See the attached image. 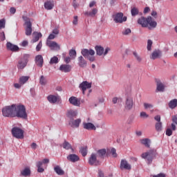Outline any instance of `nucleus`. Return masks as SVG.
I'll return each mask as SVG.
<instances>
[{
    "instance_id": "7c9ffc66",
    "label": "nucleus",
    "mask_w": 177,
    "mask_h": 177,
    "mask_svg": "<svg viewBox=\"0 0 177 177\" xmlns=\"http://www.w3.org/2000/svg\"><path fill=\"white\" fill-rule=\"evenodd\" d=\"M42 37V34L41 32H33V39H32V42H38L39 41V39Z\"/></svg>"
},
{
    "instance_id": "de8ad7c7",
    "label": "nucleus",
    "mask_w": 177,
    "mask_h": 177,
    "mask_svg": "<svg viewBox=\"0 0 177 177\" xmlns=\"http://www.w3.org/2000/svg\"><path fill=\"white\" fill-rule=\"evenodd\" d=\"M112 102L113 104H115L120 103V102H122V98L115 97L113 98Z\"/></svg>"
},
{
    "instance_id": "0eeeda50",
    "label": "nucleus",
    "mask_w": 177,
    "mask_h": 177,
    "mask_svg": "<svg viewBox=\"0 0 177 177\" xmlns=\"http://www.w3.org/2000/svg\"><path fill=\"white\" fill-rule=\"evenodd\" d=\"M141 158L145 160L149 165L153 162V152L149 151L141 154Z\"/></svg>"
},
{
    "instance_id": "8fccbe9b",
    "label": "nucleus",
    "mask_w": 177,
    "mask_h": 177,
    "mask_svg": "<svg viewBox=\"0 0 177 177\" xmlns=\"http://www.w3.org/2000/svg\"><path fill=\"white\" fill-rule=\"evenodd\" d=\"M152 45H153V41L149 39L147 41V50H151Z\"/></svg>"
},
{
    "instance_id": "bb28decb",
    "label": "nucleus",
    "mask_w": 177,
    "mask_h": 177,
    "mask_svg": "<svg viewBox=\"0 0 177 177\" xmlns=\"http://www.w3.org/2000/svg\"><path fill=\"white\" fill-rule=\"evenodd\" d=\"M42 165H44V162L43 161H39L36 162V167L37 168V172L39 174H42L43 172L45 171V169L42 167Z\"/></svg>"
},
{
    "instance_id": "473e14b6",
    "label": "nucleus",
    "mask_w": 177,
    "mask_h": 177,
    "mask_svg": "<svg viewBox=\"0 0 177 177\" xmlns=\"http://www.w3.org/2000/svg\"><path fill=\"white\" fill-rule=\"evenodd\" d=\"M97 13V8H93L91 11L86 12L84 15L86 16H90V17H95Z\"/></svg>"
},
{
    "instance_id": "e433bc0d",
    "label": "nucleus",
    "mask_w": 177,
    "mask_h": 177,
    "mask_svg": "<svg viewBox=\"0 0 177 177\" xmlns=\"http://www.w3.org/2000/svg\"><path fill=\"white\" fill-rule=\"evenodd\" d=\"M30 80V77L28 76H21L19 79V82L22 84L24 85Z\"/></svg>"
},
{
    "instance_id": "423d86ee",
    "label": "nucleus",
    "mask_w": 177,
    "mask_h": 177,
    "mask_svg": "<svg viewBox=\"0 0 177 177\" xmlns=\"http://www.w3.org/2000/svg\"><path fill=\"white\" fill-rule=\"evenodd\" d=\"M28 57H30V55L25 54L24 57L18 62L17 68H19V70H23V68L27 66V63H28Z\"/></svg>"
},
{
    "instance_id": "a878e982",
    "label": "nucleus",
    "mask_w": 177,
    "mask_h": 177,
    "mask_svg": "<svg viewBox=\"0 0 177 177\" xmlns=\"http://www.w3.org/2000/svg\"><path fill=\"white\" fill-rule=\"evenodd\" d=\"M96 55L97 56H103V53L104 52V48H103L102 46H96L95 47Z\"/></svg>"
},
{
    "instance_id": "9d476101",
    "label": "nucleus",
    "mask_w": 177,
    "mask_h": 177,
    "mask_svg": "<svg viewBox=\"0 0 177 177\" xmlns=\"http://www.w3.org/2000/svg\"><path fill=\"white\" fill-rule=\"evenodd\" d=\"M46 46H48L51 50H60V45L56 41L46 40Z\"/></svg>"
},
{
    "instance_id": "7ed1b4c3",
    "label": "nucleus",
    "mask_w": 177,
    "mask_h": 177,
    "mask_svg": "<svg viewBox=\"0 0 177 177\" xmlns=\"http://www.w3.org/2000/svg\"><path fill=\"white\" fill-rule=\"evenodd\" d=\"M15 111H16V104L6 106L1 109V113L3 114V116L7 117L8 118H15Z\"/></svg>"
},
{
    "instance_id": "f8f14e48",
    "label": "nucleus",
    "mask_w": 177,
    "mask_h": 177,
    "mask_svg": "<svg viewBox=\"0 0 177 177\" xmlns=\"http://www.w3.org/2000/svg\"><path fill=\"white\" fill-rule=\"evenodd\" d=\"M68 102L72 106L80 107L81 106V98L72 96L68 99Z\"/></svg>"
},
{
    "instance_id": "f3484780",
    "label": "nucleus",
    "mask_w": 177,
    "mask_h": 177,
    "mask_svg": "<svg viewBox=\"0 0 177 177\" xmlns=\"http://www.w3.org/2000/svg\"><path fill=\"white\" fill-rule=\"evenodd\" d=\"M35 62L38 67H42L44 66V57L41 55H38L35 58Z\"/></svg>"
},
{
    "instance_id": "6ab92c4d",
    "label": "nucleus",
    "mask_w": 177,
    "mask_h": 177,
    "mask_svg": "<svg viewBox=\"0 0 177 177\" xmlns=\"http://www.w3.org/2000/svg\"><path fill=\"white\" fill-rule=\"evenodd\" d=\"M6 48L8 49V50H11V52H17V50H19V46H17V45H15L10 42H7L6 44Z\"/></svg>"
},
{
    "instance_id": "052dcab7",
    "label": "nucleus",
    "mask_w": 177,
    "mask_h": 177,
    "mask_svg": "<svg viewBox=\"0 0 177 177\" xmlns=\"http://www.w3.org/2000/svg\"><path fill=\"white\" fill-rule=\"evenodd\" d=\"M166 135L167 136H171V135H172V130L171 129H167L166 130Z\"/></svg>"
},
{
    "instance_id": "a19ab883",
    "label": "nucleus",
    "mask_w": 177,
    "mask_h": 177,
    "mask_svg": "<svg viewBox=\"0 0 177 177\" xmlns=\"http://www.w3.org/2000/svg\"><path fill=\"white\" fill-rule=\"evenodd\" d=\"M69 56L72 59H75V57H77V51H75V50H73V49L70 50Z\"/></svg>"
},
{
    "instance_id": "dca6fc26",
    "label": "nucleus",
    "mask_w": 177,
    "mask_h": 177,
    "mask_svg": "<svg viewBox=\"0 0 177 177\" xmlns=\"http://www.w3.org/2000/svg\"><path fill=\"white\" fill-rule=\"evenodd\" d=\"M83 128L84 129H86L87 131H95L96 127L93 123L91 122H83Z\"/></svg>"
},
{
    "instance_id": "864d4df0",
    "label": "nucleus",
    "mask_w": 177,
    "mask_h": 177,
    "mask_svg": "<svg viewBox=\"0 0 177 177\" xmlns=\"http://www.w3.org/2000/svg\"><path fill=\"white\" fill-rule=\"evenodd\" d=\"M110 50H111V48H110V47H106L105 49H104L103 56H106Z\"/></svg>"
},
{
    "instance_id": "39448f33",
    "label": "nucleus",
    "mask_w": 177,
    "mask_h": 177,
    "mask_svg": "<svg viewBox=\"0 0 177 177\" xmlns=\"http://www.w3.org/2000/svg\"><path fill=\"white\" fill-rule=\"evenodd\" d=\"M12 135L16 139H23L24 138V131L19 127H14L11 130Z\"/></svg>"
},
{
    "instance_id": "3c124183",
    "label": "nucleus",
    "mask_w": 177,
    "mask_h": 177,
    "mask_svg": "<svg viewBox=\"0 0 177 177\" xmlns=\"http://www.w3.org/2000/svg\"><path fill=\"white\" fill-rule=\"evenodd\" d=\"M5 24H6L5 19H1L0 20V30H2V28H5Z\"/></svg>"
},
{
    "instance_id": "ea45409f",
    "label": "nucleus",
    "mask_w": 177,
    "mask_h": 177,
    "mask_svg": "<svg viewBox=\"0 0 177 177\" xmlns=\"http://www.w3.org/2000/svg\"><path fill=\"white\" fill-rule=\"evenodd\" d=\"M59 63V58L56 56H54L50 58V60L49 62L50 64H57Z\"/></svg>"
},
{
    "instance_id": "4d7b16f0",
    "label": "nucleus",
    "mask_w": 177,
    "mask_h": 177,
    "mask_svg": "<svg viewBox=\"0 0 177 177\" xmlns=\"http://www.w3.org/2000/svg\"><path fill=\"white\" fill-rule=\"evenodd\" d=\"M73 24H74V26H77V24H78V17L77 16H75L73 17Z\"/></svg>"
},
{
    "instance_id": "e2e57ef3",
    "label": "nucleus",
    "mask_w": 177,
    "mask_h": 177,
    "mask_svg": "<svg viewBox=\"0 0 177 177\" xmlns=\"http://www.w3.org/2000/svg\"><path fill=\"white\" fill-rule=\"evenodd\" d=\"M154 120H156V121H157L158 122H161V116L158 115L155 116Z\"/></svg>"
},
{
    "instance_id": "79ce46f5",
    "label": "nucleus",
    "mask_w": 177,
    "mask_h": 177,
    "mask_svg": "<svg viewBox=\"0 0 177 177\" xmlns=\"http://www.w3.org/2000/svg\"><path fill=\"white\" fill-rule=\"evenodd\" d=\"M155 127H156V131H158V132L162 131V123L161 122H158L156 124Z\"/></svg>"
},
{
    "instance_id": "0e129e2a",
    "label": "nucleus",
    "mask_w": 177,
    "mask_h": 177,
    "mask_svg": "<svg viewBox=\"0 0 177 177\" xmlns=\"http://www.w3.org/2000/svg\"><path fill=\"white\" fill-rule=\"evenodd\" d=\"M0 38L1 41H5V39H6V37H5V32H3L1 33Z\"/></svg>"
},
{
    "instance_id": "cd10ccee",
    "label": "nucleus",
    "mask_w": 177,
    "mask_h": 177,
    "mask_svg": "<svg viewBox=\"0 0 177 177\" xmlns=\"http://www.w3.org/2000/svg\"><path fill=\"white\" fill-rule=\"evenodd\" d=\"M53 6H55L53 1H47L44 3V8L46 10H52V9H53Z\"/></svg>"
},
{
    "instance_id": "b1692460",
    "label": "nucleus",
    "mask_w": 177,
    "mask_h": 177,
    "mask_svg": "<svg viewBox=\"0 0 177 177\" xmlns=\"http://www.w3.org/2000/svg\"><path fill=\"white\" fill-rule=\"evenodd\" d=\"M78 60V65L80 66V67H86L88 63L86 62V60H85V59L84 58V57H82V55L80 56L77 58Z\"/></svg>"
},
{
    "instance_id": "c85d7f7f",
    "label": "nucleus",
    "mask_w": 177,
    "mask_h": 177,
    "mask_svg": "<svg viewBox=\"0 0 177 177\" xmlns=\"http://www.w3.org/2000/svg\"><path fill=\"white\" fill-rule=\"evenodd\" d=\"M54 171L57 175H59L60 176L64 175V170H63L59 165H56L54 167Z\"/></svg>"
},
{
    "instance_id": "774afa93",
    "label": "nucleus",
    "mask_w": 177,
    "mask_h": 177,
    "mask_svg": "<svg viewBox=\"0 0 177 177\" xmlns=\"http://www.w3.org/2000/svg\"><path fill=\"white\" fill-rule=\"evenodd\" d=\"M173 122L177 124V115L176 116H174L172 118Z\"/></svg>"
},
{
    "instance_id": "aec40b11",
    "label": "nucleus",
    "mask_w": 177,
    "mask_h": 177,
    "mask_svg": "<svg viewBox=\"0 0 177 177\" xmlns=\"http://www.w3.org/2000/svg\"><path fill=\"white\" fill-rule=\"evenodd\" d=\"M77 115H78V111L75 110L70 109L66 113V117L71 118V120H73V118H75Z\"/></svg>"
},
{
    "instance_id": "603ef678",
    "label": "nucleus",
    "mask_w": 177,
    "mask_h": 177,
    "mask_svg": "<svg viewBox=\"0 0 177 177\" xmlns=\"http://www.w3.org/2000/svg\"><path fill=\"white\" fill-rule=\"evenodd\" d=\"M21 86H23V85L20 83L19 81V83L14 84V87L15 88V89H20V88H21Z\"/></svg>"
},
{
    "instance_id": "393cba45",
    "label": "nucleus",
    "mask_w": 177,
    "mask_h": 177,
    "mask_svg": "<svg viewBox=\"0 0 177 177\" xmlns=\"http://www.w3.org/2000/svg\"><path fill=\"white\" fill-rule=\"evenodd\" d=\"M67 160L71 162H77L80 160V157L75 154H70L67 156Z\"/></svg>"
},
{
    "instance_id": "412c9836",
    "label": "nucleus",
    "mask_w": 177,
    "mask_h": 177,
    "mask_svg": "<svg viewBox=\"0 0 177 177\" xmlns=\"http://www.w3.org/2000/svg\"><path fill=\"white\" fill-rule=\"evenodd\" d=\"M59 71L62 73H70L71 71V65L62 64L59 66Z\"/></svg>"
},
{
    "instance_id": "c756f323",
    "label": "nucleus",
    "mask_w": 177,
    "mask_h": 177,
    "mask_svg": "<svg viewBox=\"0 0 177 177\" xmlns=\"http://www.w3.org/2000/svg\"><path fill=\"white\" fill-rule=\"evenodd\" d=\"M156 85H157V91H158V92H164L165 89V86L164 85V84L161 82L160 80L156 81Z\"/></svg>"
},
{
    "instance_id": "f03ea898",
    "label": "nucleus",
    "mask_w": 177,
    "mask_h": 177,
    "mask_svg": "<svg viewBox=\"0 0 177 177\" xmlns=\"http://www.w3.org/2000/svg\"><path fill=\"white\" fill-rule=\"evenodd\" d=\"M15 117H17V118H21L22 120H27V118H28V115L27 114V111L24 105L15 104Z\"/></svg>"
},
{
    "instance_id": "f704fd0d",
    "label": "nucleus",
    "mask_w": 177,
    "mask_h": 177,
    "mask_svg": "<svg viewBox=\"0 0 177 177\" xmlns=\"http://www.w3.org/2000/svg\"><path fill=\"white\" fill-rule=\"evenodd\" d=\"M169 109H176V107H177V99L171 100L169 102Z\"/></svg>"
},
{
    "instance_id": "6e6d98bb",
    "label": "nucleus",
    "mask_w": 177,
    "mask_h": 177,
    "mask_svg": "<svg viewBox=\"0 0 177 177\" xmlns=\"http://www.w3.org/2000/svg\"><path fill=\"white\" fill-rule=\"evenodd\" d=\"M42 48V41H39L37 46H36V50L37 52H39L41 50V48Z\"/></svg>"
},
{
    "instance_id": "2eb2a0df",
    "label": "nucleus",
    "mask_w": 177,
    "mask_h": 177,
    "mask_svg": "<svg viewBox=\"0 0 177 177\" xmlns=\"http://www.w3.org/2000/svg\"><path fill=\"white\" fill-rule=\"evenodd\" d=\"M161 56H162V52L160 50H155L150 55V59L156 60V59H158L161 57Z\"/></svg>"
},
{
    "instance_id": "37998d69",
    "label": "nucleus",
    "mask_w": 177,
    "mask_h": 177,
    "mask_svg": "<svg viewBox=\"0 0 177 177\" xmlns=\"http://www.w3.org/2000/svg\"><path fill=\"white\" fill-rule=\"evenodd\" d=\"M62 146L64 149H66V150H70V149H71V145L66 141L63 143Z\"/></svg>"
},
{
    "instance_id": "ddd939ff",
    "label": "nucleus",
    "mask_w": 177,
    "mask_h": 177,
    "mask_svg": "<svg viewBox=\"0 0 177 177\" xmlns=\"http://www.w3.org/2000/svg\"><path fill=\"white\" fill-rule=\"evenodd\" d=\"M88 164L90 165H99L100 162L97 160V156L96 155V153H91L88 158Z\"/></svg>"
},
{
    "instance_id": "c9c22d12",
    "label": "nucleus",
    "mask_w": 177,
    "mask_h": 177,
    "mask_svg": "<svg viewBox=\"0 0 177 177\" xmlns=\"http://www.w3.org/2000/svg\"><path fill=\"white\" fill-rule=\"evenodd\" d=\"M80 153H81L83 157H85L88 154V147L86 146L80 147Z\"/></svg>"
},
{
    "instance_id": "72a5a7b5",
    "label": "nucleus",
    "mask_w": 177,
    "mask_h": 177,
    "mask_svg": "<svg viewBox=\"0 0 177 177\" xmlns=\"http://www.w3.org/2000/svg\"><path fill=\"white\" fill-rule=\"evenodd\" d=\"M141 145H144L145 147H150V139L144 138L140 140Z\"/></svg>"
},
{
    "instance_id": "09e8293b",
    "label": "nucleus",
    "mask_w": 177,
    "mask_h": 177,
    "mask_svg": "<svg viewBox=\"0 0 177 177\" xmlns=\"http://www.w3.org/2000/svg\"><path fill=\"white\" fill-rule=\"evenodd\" d=\"M140 118H149V114L145 111H142L140 113Z\"/></svg>"
},
{
    "instance_id": "4be33fe9",
    "label": "nucleus",
    "mask_w": 177,
    "mask_h": 177,
    "mask_svg": "<svg viewBox=\"0 0 177 177\" xmlns=\"http://www.w3.org/2000/svg\"><path fill=\"white\" fill-rule=\"evenodd\" d=\"M131 166L128 163V161L126 160H122L120 162V169H131Z\"/></svg>"
},
{
    "instance_id": "20e7f679",
    "label": "nucleus",
    "mask_w": 177,
    "mask_h": 177,
    "mask_svg": "<svg viewBox=\"0 0 177 177\" xmlns=\"http://www.w3.org/2000/svg\"><path fill=\"white\" fill-rule=\"evenodd\" d=\"M81 54L86 59H88L89 62H93L95 60V51L93 49L84 48L82 50Z\"/></svg>"
},
{
    "instance_id": "6e6552de",
    "label": "nucleus",
    "mask_w": 177,
    "mask_h": 177,
    "mask_svg": "<svg viewBox=\"0 0 177 177\" xmlns=\"http://www.w3.org/2000/svg\"><path fill=\"white\" fill-rule=\"evenodd\" d=\"M113 19L115 23L121 24L127 21V17H124V14L122 12H118L113 15Z\"/></svg>"
},
{
    "instance_id": "c03bdc74",
    "label": "nucleus",
    "mask_w": 177,
    "mask_h": 177,
    "mask_svg": "<svg viewBox=\"0 0 177 177\" xmlns=\"http://www.w3.org/2000/svg\"><path fill=\"white\" fill-rule=\"evenodd\" d=\"M97 154L100 157L106 156V149H102L97 151Z\"/></svg>"
},
{
    "instance_id": "680f3d73",
    "label": "nucleus",
    "mask_w": 177,
    "mask_h": 177,
    "mask_svg": "<svg viewBox=\"0 0 177 177\" xmlns=\"http://www.w3.org/2000/svg\"><path fill=\"white\" fill-rule=\"evenodd\" d=\"M55 38H56V35H53V33L50 34L48 37L47 41L48 40L49 41V39H55Z\"/></svg>"
},
{
    "instance_id": "a18cd8bd",
    "label": "nucleus",
    "mask_w": 177,
    "mask_h": 177,
    "mask_svg": "<svg viewBox=\"0 0 177 177\" xmlns=\"http://www.w3.org/2000/svg\"><path fill=\"white\" fill-rule=\"evenodd\" d=\"M145 110H149V109H153V104L145 102L143 104Z\"/></svg>"
},
{
    "instance_id": "13d9d810",
    "label": "nucleus",
    "mask_w": 177,
    "mask_h": 177,
    "mask_svg": "<svg viewBox=\"0 0 177 177\" xmlns=\"http://www.w3.org/2000/svg\"><path fill=\"white\" fill-rule=\"evenodd\" d=\"M30 147H31V149H32V150H36L38 148V145H37V143L32 142L30 145Z\"/></svg>"
},
{
    "instance_id": "1a4fd4ad",
    "label": "nucleus",
    "mask_w": 177,
    "mask_h": 177,
    "mask_svg": "<svg viewBox=\"0 0 177 177\" xmlns=\"http://www.w3.org/2000/svg\"><path fill=\"white\" fill-rule=\"evenodd\" d=\"M25 34L27 36L31 35L32 33V24H31V20L29 18L25 19Z\"/></svg>"
},
{
    "instance_id": "5fc2aeb1",
    "label": "nucleus",
    "mask_w": 177,
    "mask_h": 177,
    "mask_svg": "<svg viewBox=\"0 0 177 177\" xmlns=\"http://www.w3.org/2000/svg\"><path fill=\"white\" fill-rule=\"evenodd\" d=\"M131 30L129 28H126L123 32L122 34L123 35H128L131 34Z\"/></svg>"
},
{
    "instance_id": "5701e85b",
    "label": "nucleus",
    "mask_w": 177,
    "mask_h": 177,
    "mask_svg": "<svg viewBox=\"0 0 177 177\" xmlns=\"http://www.w3.org/2000/svg\"><path fill=\"white\" fill-rule=\"evenodd\" d=\"M81 124V119L72 120L69 122V125L72 128H78Z\"/></svg>"
},
{
    "instance_id": "69168bd1",
    "label": "nucleus",
    "mask_w": 177,
    "mask_h": 177,
    "mask_svg": "<svg viewBox=\"0 0 177 177\" xmlns=\"http://www.w3.org/2000/svg\"><path fill=\"white\" fill-rule=\"evenodd\" d=\"M152 177H165V174L160 173L158 175H153V176H152Z\"/></svg>"
},
{
    "instance_id": "4c0bfd02",
    "label": "nucleus",
    "mask_w": 177,
    "mask_h": 177,
    "mask_svg": "<svg viewBox=\"0 0 177 177\" xmlns=\"http://www.w3.org/2000/svg\"><path fill=\"white\" fill-rule=\"evenodd\" d=\"M39 84L43 86H45V85L48 84V81L46 80V78L44 75L40 76Z\"/></svg>"
},
{
    "instance_id": "338daca9",
    "label": "nucleus",
    "mask_w": 177,
    "mask_h": 177,
    "mask_svg": "<svg viewBox=\"0 0 177 177\" xmlns=\"http://www.w3.org/2000/svg\"><path fill=\"white\" fill-rule=\"evenodd\" d=\"M151 15L153 16L155 19H157V12L156 11H152Z\"/></svg>"
},
{
    "instance_id": "bf43d9fd",
    "label": "nucleus",
    "mask_w": 177,
    "mask_h": 177,
    "mask_svg": "<svg viewBox=\"0 0 177 177\" xmlns=\"http://www.w3.org/2000/svg\"><path fill=\"white\" fill-rule=\"evenodd\" d=\"M111 153L113 157H117V152H116L115 149L112 148V149H111Z\"/></svg>"
},
{
    "instance_id": "4468645a",
    "label": "nucleus",
    "mask_w": 177,
    "mask_h": 177,
    "mask_svg": "<svg viewBox=\"0 0 177 177\" xmlns=\"http://www.w3.org/2000/svg\"><path fill=\"white\" fill-rule=\"evenodd\" d=\"M133 107V98L131 96L127 97L124 109L126 110H131Z\"/></svg>"
},
{
    "instance_id": "f257e3e1",
    "label": "nucleus",
    "mask_w": 177,
    "mask_h": 177,
    "mask_svg": "<svg viewBox=\"0 0 177 177\" xmlns=\"http://www.w3.org/2000/svg\"><path fill=\"white\" fill-rule=\"evenodd\" d=\"M138 23L144 28L148 27L149 30L151 28H156L157 27V21H153V18L151 16L141 17L138 19Z\"/></svg>"
},
{
    "instance_id": "49530a36",
    "label": "nucleus",
    "mask_w": 177,
    "mask_h": 177,
    "mask_svg": "<svg viewBox=\"0 0 177 177\" xmlns=\"http://www.w3.org/2000/svg\"><path fill=\"white\" fill-rule=\"evenodd\" d=\"M133 55L138 62H142V57L136 51H133Z\"/></svg>"
},
{
    "instance_id": "a211bd4d",
    "label": "nucleus",
    "mask_w": 177,
    "mask_h": 177,
    "mask_svg": "<svg viewBox=\"0 0 177 177\" xmlns=\"http://www.w3.org/2000/svg\"><path fill=\"white\" fill-rule=\"evenodd\" d=\"M47 99L50 103L55 104V103H57L60 100V97L59 95H50L47 97Z\"/></svg>"
},
{
    "instance_id": "9b49d317",
    "label": "nucleus",
    "mask_w": 177,
    "mask_h": 177,
    "mask_svg": "<svg viewBox=\"0 0 177 177\" xmlns=\"http://www.w3.org/2000/svg\"><path fill=\"white\" fill-rule=\"evenodd\" d=\"M79 88L82 90L83 95H85L86 89H91L92 88V83L84 81L79 85Z\"/></svg>"
},
{
    "instance_id": "2f4dec72",
    "label": "nucleus",
    "mask_w": 177,
    "mask_h": 177,
    "mask_svg": "<svg viewBox=\"0 0 177 177\" xmlns=\"http://www.w3.org/2000/svg\"><path fill=\"white\" fill-rule=\"evenodd\" d=\"M21 175L22 176H30V175H31V170L30 169V167H26L21 171Z\"/></svg>"
},
{
    "instance_id": "58836bf2",
    "label": "nucleus",
    "mask_w": 177,
    "mask_h": 177,
    "mask_svg": "<svg viewBox=\"0 0 177 177\" xmlns=\"http://www.w3.org/2000/svg\"><path fill=\"white\" fill-rule=\"evenodd\" d=\"M131 16L133 17H135V16H138L139 15V9H138L136 7H133L131 10Z\"/></svg>"
}]
</instances>
